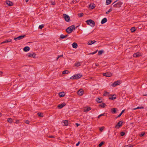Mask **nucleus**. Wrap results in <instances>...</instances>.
<instances>
[{
	"instance_id": "f257e3e1",
	"label": "nucleus",
	"mask_w": 147,
	"mask_h": 147,
	"mask_svg": "<svg viewBox=\"0 0 147 147\" xmlns=\"http://www.w3.org/2000/svg\"><path fill=\"white\" fill-rule=\"evenodd\" d=\"M117 1H115L113 4V7L116 8H120L121 7V5L123 4V3L120 1L118 2L117 3H116Z\"/></svg>"
},
{
	"instance_id": "f03ea898",
	"label": "nucleus",
	"mask_w": 147,
	"mask_h": 147,
	"mask_svg": "<svg viewBox=\"0 0 147 147\" xmlns=\"http://www.w3.org/2000/svg\"><path fill=\"white\" fill-rule=\"evenodd\" d=\"M75 29V26L72 25L67 28L66 30V32L68 33H71L73 30Z\"/></svg>"
},
{
	"instance_id": "7ed1b4c3",
	"label": "nucleus",
	"mask_w": 147,
	"mask_h": 147,
	"mask_svg": "<svg viewBox=\"0 0 147 147\" xmlns=\"http://www.w3.org/2000/svg\"><path fill=\"white\" fill-rule=\"evenodd\" d=\"M86 22L88 25H90L92 27H94L95 25V23L94 21L91 20H87L86 21Z\"/></svg>"
},
{
	"instance_id": "20e7f679",
	"label": "nucleus",
	"mask_w": 147,
	"mask_h": 147,
	"mask_svg": "<svg viewBox=\"0 0 147 147\" xmlns=\"http://www.w3.org/2000/svg\"><path fill=\"white\" fill-rule=\"evenodd\" d=\"M82 76V75L80 74H76L71 76L70 78V79L72 80L78 79L81 78Z\"/></svg>"
},
{
	"instance_id": "39448f33",
	"label": "nucleus",
	"mask_w": 147,
	"mask_h": 147,
	"mask_svg": "<svg viewBox=\"0 0 147 147\" xmlns=\"http://www.w3.org/2000/svg\"><path fill=\"white\" fill-rule=\"evenodd\" d=\"M121 83V82L120 80H118L117 81L115 82L114 83H113L111 86L115 87L119 85Z\"/></svg>"
},
{
	"instance_id": "423d86ee",
	"label": "nucleus",
	"mask_w": 147,
	"mask_h": 147,
	"mask_svg": "<svg viewBox=\"0 0 147 147\" xmlns=\"http://www.w3.org/2000/svg\"><path fill=\"white\" fill-rule=\"evenodd\" d=\"M123 123V121H119L118 123L115 125V127L117 128H119L120 127H121Z\"/></svg>"
},
{
	"instance_id": "0eeeda50",
	"label": "nucleus",
	"mask_w": 147,
	"mask_h": 147,
	"mask_svg": "<svg viewBox=\"0 0 147 147\" xmlns=\"http://www.w3.org/2000/svg\"><path fill=\"white\" fill-rule=\"evenodd\" d=\"M63 18L66 21L69 22L70 20V17L67 15L65 14H63Z\"/></svg>"
},
{
	"instance_id": "6e6552de",
	"label": "nucleus",
	"mask_w": 147,
	"mask_h": 147,
	"mask_svg": "<svg viewBox=\"0 0 147 147\" xmlns=\"http://www.w3.org/2000/svg\"><path fill=\"white\" fill-rule=\"evenodd\" d=\"M36 55L35 53H29L27 54V56L29 57L35 58Z\"/></svg>"
},
{
	"instance_id": "1a4fd4ad",
	"label": "nucleus",
	"mask_w": 147,
	"mask_h": 147,
	"mask_svg": "<svg viewBox=\"0 0 147 147\" xmlns=\"http://www.w3.org/2000/svg\"><path fill=\"white\" fill-rule=\"evenodd\" d=\"M25 37V35H21L19 36L17 38H14V40H20L23 39Z\"/></svg>"
},
{
	"instance_id": "9d476101",
	"label": "nucleus",
	"mask_w": 147,
	"mask_h": 147,
	"mask_svg": "<svg viewBox=\"0 0 147 147\" xmlns=\"http://www.w3.org/2000/svg\"><path fill=\"white\" fill-rule=\"evenodd\" d=\"M103 75L104 76H105L107 77H110L112 76V74L111 73L107 72L104 73L103 74Z\"/></svg>"
},
{
	"instance_id": "9b49d317",
	"label": "nucleus",
	"mask_w": 147,
	"mask_h": 147,
	"mask_svg": "<svg viewBox=\"0 0 147 147\" xmlns=\"http://www.w3.org/2000/svg\"><path fill=\"white\" fill-rule=\"evenodd\" d=\"M142 55V54L139 52H137L135 53H134L133 56V57H138Z\"/></svg>"
},
{
	"instance_id": "f8f14e48",
	"label": "nucleus",
	"mask_w": 147,
	"mask_h": 147,
	"mask_svg": "<svg viewBox=\"0 0 147 147\" xmlns=\"http://www.w3.org/2000/svg\"><path fill=\"white\" fill-rule=\"evenodd\" d=\"M65 105H66L65 103L64 102H63L61 104H59V105H58L57 106V107L59 109H61L62 108H63L64 106H65Z\"/></svg>"
},
{
	"instance_id": "ddd939ff",
	"label": "nucleus",
	"mask_w": 147,
	"mask_h": 147,
	"mask_svg": "<svg viewBox=\"0 0 147 147\" xmlns=\"http://www.w3.org/2000/svg\"><path fill=\"white\" fill-rule=\"evenodd\" d=\"M84 91L82 89L80 90L78 92V94L80 96L84 94Z\"/></svg>"
},
{
	"instance_id": "4468645a",
	"label": "nucleus",
	"mask_w": 147,
	"mask_h": 147,
	"mask_svg": "<svg viewBox=\"0 0 147 147\" xmlns=\"http://www.w3.org/2000/svg\"><path fill=\"white\" fill-rule=\"evenodd\" d=\"M91 108L90 107H86L84 108L83 110L84 112H88L91 109Z\"/></svg>"
},
{
	"instance_id": "2eb2a0df",
	"label": "nucleus",
	"mask_w": 147,
	"mask_h": 147,
	"mask_svg": "<svg viewBox=\"0 0 147 147\" xmlns=\"http://www.w3.org/2000/svg\"><path fill=\"white\" fill-rule=\"evenodd\" d=\"M6 3L9 6H11L13 5V3L9 1H6Z\"/></svg>"
},
{
	"instance_id": "dca6fc26",
	"label": "nucleus",
	"mask_w": 147,
	"mask_h": 147,
	"mask_svg": "<svg viewBox=\"0 0 147 147\" xmlns=\"http://www.w3.org/2000/svg\"><path fill=\"white\" fill-rule=\"evenodd\" d=\"M59 94L60 97H63L65 96V92H62L59 93Z\"/></svg>"
},
{
	"instance_id": "f3484780",
	"label": "nucleus",
	"mask_w": 147,
	"mask_h": 147,
	"mask_svg": "<svg viewBox=\"0 0 147 147\" xmlns=\"http://www.w3.org/2000/svg\"><path fill=\"white\" fill-rule=\"evenodd\" d=\"M30 50V48L28 47H26L23 49V51L25 52L28 51Z\"/></svg>"
},
{
	"instance_id": "a211bd4d",
	"label": "nucleus",
	"mask_w": 147,
	"mask_h": 147,
	"mask_svg": "<svg viewBox=\"0 0 147 147\" xmlns=\"http://www.w3.org/2000/svg\"><path fill=\"white\" fill-rule=\"evenodd\" d=\"M72 46L74 48L76 49L78 47V45L76 42H74L72 44Z\"/></svg>"
},
{
	"instance_id": "6ab92c4d",
	"label": "nucleus",
	"mask_w": 147,
	"mask_h": 147,
	"mask_svg": "<svg viewBox=\"0 0 147 147\" xmlns=\"http://www.w3.org/2000/svg\"><path fill=\"white\" fill-rule=\"evenodd\" d=\"M96 42V41L95 40L91 41L90 40L88 42V45H91L92 44H93L95 43Z\"/></svg>"
},
{
	"instance_id": "aec40b11",
	"label": "nucleus",
	"mask_w": 147,
	"mask_h": 147,
	"mask_svg": "<svg viewBox=\"0 0 147 147\" xmlns=\"http://www.w3.org/2000/svg\"><path fill=\"white\" fill-rule=\"evenodd\" d=\"M95 7V5L93 4H90L89 5V7L91 9H93Z\"/></svg>"
},
{
	"instance_id": "412c9836",
	"label": "nucleus",
	"mask_w": 147,
	"mask_h": 147,
	"mask_svg": "<svg viewBox=\"0 0 147 147\" xmlns=\"http://www.w3.org/2000/svg\"><path fill=\"white\" fill-rule=\"evenodd\" d=\"M107 20L106 18H104L102 19L101 21V23L102 24H103L106 22H107Z\"/></svg>"
},
{
	"instance_id": "4be33fe9",
	"label": "nucleus",
	"mask_w": 147,
	"mask_h": 147,
	"mask_svg": "<svg viewBox=\"0 0 147 147\" xmlns=\"http://www.w3.org/2000/svg\"><path fill=\"white\" fill-rule=\"evenodd\" d=\"M102 98H98L96 99V101L98 103H100L102 102Z\"/></svg>"
},
{
	"instance_id": "5701e85b",
	"label": "nucleus",
	"mask_w": 147,
	"mask_h": 147,
	"mask_svg": "<svg viewBox=\"0 0 147 147\" xmlns=\"http://www.w3.org/2000/svg\"><path fill=\"white\" fill-rule=\"evenodd\" d=\"M111 112L113 113H116V108H113L111 109Z\"/></svg>"
},
{
	"instance_id": "b1692460",
	"label": "nucleus",
	"mask_w": 147,
	"mask_h": 147,
	"mask_svg": "<svg viewBox=\"0 0 147 147\" xmlns=\"http://www.w3.org/2000/svg\"><path fill=\"white\" fill-rule=\"evenodd\" d=\"M116 98V96L115 95H113L109 98V99L112 100H114Z\"/></svg>"
},
{
	"instance_id": "393cba45",
	"label": "nucleus",
	"mask_w": 147,
	"mask_h": 147,
	"mask_svg": "<svg viewBox=\"0 0 147 147\" xmlns=\"http://www.w3.org/2000/svg\"><path fill=\"white\" fill-rule=\"evenodd\" d=\"M69 73V71L67 70H65L63 71L62 74H68Z\"/></svg>"
},
{
	"instance_id": "a878e982",
	"label": "nucleus",
	"mask_w": 147,
	"mask_h": 147,
	"mask_svg": "<svg viewBox=\"0 0 147 147\" xmlns=\"http://www.w3.org/2000/svg\"><path fill=\"white\" fill-rule=\"evenodd\" d=\"M63 123L64 124V126H67L68 125V122L67 120H65L63 121Z\"/></svg>"
},
{
	"instance_id": "bb28decb",
	"label": "nucleus",
	"mask_w": 147,
	"mask_h": 147,
	"mask_svg": "<svg viewBox=\"0 0 147 147\" xmlns=\"http://www.w3.org/2000/svg\"><path fill=\"white\" fill-rule=\"evenodd\" d=\"M111 2V0H107L106 3L107 5L110 4Z\"/></svg>"
},
{
	"instance_id": "cd10ccee",
	"label": "nucleus",
	"mask_w": 147,
	"mask_h": 147,
	"mask_svg": "<svg viewBox=\"0 0 147 147\" xmlns=\"http://www.w3.org/2000/svg\"><path fill=\"white\" fill-rule=\"evenodd\" d=\"M80 65V63L79 62H78L76 63L75 64V66L78 67Z\"/></svg>"
},
{
	"instance_id": "c85d7f7f",
	"label": "nucleus",
	"mask_w": 147,
	"mask_h": 147,
	"mask_svg": "<svg viewBox=\"0 0 147 147\" xmlns=\"http://www.w3.org/2000/svg\"><path fill=\"white\" fill-rule=\"evenodd\" d=\"M104 51L102 50H100L98 51V54L99 55H101L103 53Z\"/></svg>"
},
{
	"instance_id": "c756f323",
	"label": "nucleus",
	"mask_w": 147,
	"mask_h": 147,
	"mask_svg": "<svg viewBox=\"0 0 147 147\" xmlns=\"http://www.w3.org/2000/svg\"><path fill=\"white\" fill-rule=\"evenodd\" d=\"M67 36V35H64L63 34H61L60 35V37L61 38H66Z\"/></svg>"
},
{
	"instance_id": "7c9ffc66",
	"label": "nucleus",
	"mask_w": 147,
	"mask_h": 147,
	"mask_svg": "<svg viewBox=\"0 0 147 147\" xmlns=\"http://www.w3.org/2000/svg\"><path fill=\"white\" fill-rule=\"evenodd\" d=\"M109 92H105L103 94V95L105 96H108L109 95Z\"/></svg>"
},
{
	"instance_id": "2f4dec72",
	"label": "nucleus",
	"mask_w": 147,
	"mask_h": 147,
	"mask_svg": "<svg viewBox=\"0 0 147 147\" xmlns=\"http://www.w3.org/2000/svg\"><path fill=\"white\" fill-rule=\"evenodd\" d=\"M105 142H101L98 145V146L99 147H100L101 146L104 144Z\"/></svg>"
},
{
	"instance_id": "473e14b6",
	"label": "nucleus",
	"mask_w": 147,
	"mask_h": 147,
	"mask_svg": "<svg viewBox=\"0 0 147 147\" xmlns=\"http://www.w3.org/2000/svg\"><path fill=\"white\" fill-rule=\"evenodd\" d=\"M131 31L132 32H133L135 31L136 29L134 27H132L131 29Z\"/></svg>"
},
{
	"instance_id": "72a5a7b5",
	"label": "nucleus",
	"mask_w": 147,
	"mask_h": 147,
	"mask_svg": "<svg viewBox=\"0 0 147 147\" xmlns=\"http://www.w3.org/2000/svg\"><path fill=\"white\" fill-rule=\"evenodd\" d=\"M43 114L42 113H38V116L40 117H43Z\"/></svg>"
},
{
	"instance_id": "f704fd0d",
	"label": "nucleus",
	"mask_w": 147,
	"mask_h": 147,
	"mask_svg": "<svg viewBox=\"0 0 147 147\" xmlns=\"http://www.w3.org/2000/svg\"><path fill=\"white\" fill-rule=\"evenodd\" d=\"M106 105L104 103H102L100 105V106H101L102 107H105Z\"/></svg>"
},
{
	"instance_id": "c9c22d12",
	"label": "nucleus",
	"mask_w": 147,
	"mask_h": 147,
	"mask_svg": "<svg viewBox=\"0 0 147 147\" xmlns=\"http://www.w3.org/2000/svg\"><path fill=\"white\" fill-rule=\"evenodd\" d=\"M125 111V110H123L122 112H121V113H120V114L118 115V117H120L121 115H122V114L123 113V112H124V111Z\"/></svg>"
},
{
	"instance_id": "e433bc0d",
	"label": "nucleus",
	"mask_w": 147,
	"mask_h": 147,
	"mask_svg": "<svg viewBox=\"0 0 147 147\" xmlns=\"http://www.w3.org/2000/svg\"><path fill=\"white\" fill-rule=\"evenodd\" d=\"M7 121L11 123L12 121V120L11 118H8L7 119Z\"/></svg>"
},
{
	"instance_id": "4c0bfd02",
	"label": "nucleus",
	"mask_w": 147,
	"mask_h": 147,
	"mask_svg": "<svg viewBox=\"0 0 147 147\" xmlns=\"http://www.w3.org/2000/svg\"><path fill=\"white\" fill-rule=\"evenodd\" d=\"M44 27V26L43 25H40L39 26V28L40 29H41L43 27Z\"/></svg>"
},
{
	"instance_id": "58836bf2",
	"label": "nucleus",
	"mask_w": 147,
	"mask_h": 147,
	"mask_svg": "<svg viewBox=\"0 0 147 147\" xmlns=\"http://www.w3.org/2000/svg\"><path fill=\"white\" fill-rule=\"evenodd\" d=\"M83 15V13H80L78 14V16L79 17H82Z\"/></svg>"
},
{
	"instance_id": "ea45409f",
	"label": "nucleus",
	"mask_w": 147,
	"mask_h": 147,
	"mask_svg": "<svg viewBox=\"0 0 147 147\" xmlns=\"http://www.w3.org/2000/svg\"><path fill=\"white\" fill-rule=\"evenodd\" d=\"M24 122L27 124H29L30 123V121L28 120H25Z\"/></svg>"
},
{
	"instance_id": "a19ab883",
	"label": "nucleus",
	"mask_w": 147,
	"mask_h": 147,
	"mask_svg": "<svg viewBox=\"0 0 147 147\" xmlns=\"http://www.w3.org/2000/svg\"><path fill=\"white\" fill-rule=\"evenodd\" d=\"M104 127H101L99 128V130L101 131H102L104 129Z\"/></svg>"
},
{
	"instance_id": "79ce46f5",
	"label": "nucleus",
	"mask_w": 147,
	"mask_h": 147,
	"mask_svg": "<svg viewBox=\"0 0 147 147\" xmlns=\"http://www.w3.org/2000/svg\"><path fill=\"white\" fill-rule=\"evenodd\" d=\"M6 42L7 43L12 42V40L11 39H9L7 40H6Z\"/></svg>"
},
{
	"instance_id": "37998d69",
	"label": "nucleus",
	"mask_w": 147,
	"mask_h": 147,
	"mask_svg": "<svg viewBox=\"0 0 147 147\" xmlns=\"http://www.w3.org/2000/svg\"><path fill=\"white\" fill-rule=\"evenodd\" d=\"M125 134V133L124 132H122L120 133V135L121 136H123Z\"/></svg>"
},
{
	"instance_id": "c03bdc74",
	"label": "nucleus",
	"mask_w": 147,
	"mask_h": 147,
	"mask_svg": "<svg viewBox=\"0 0 147 147\" xmlns=\"http://www.w3.org/2000/svg\"><path fill=\"white\" fill-rule=\"evenodd\" d=\"M104 114H101L100 115L98 116V118H99L100 117H101L102 116H104Z\"/></svg>"
},
{
	"instance_id": "a18cd8bd",
	"label": "nucleus",
	"mask_w": 147,
	"mask_h": 147,
	"mask_svg": "<svg viewBox=\"0 0 147 147\" xmlns=\"http://www.w3.org/2000/svg\"><path fill=\"white\" fill-rule=\"evenodd\" d=\"M144 133L142 132L140 134V136L141 137L143 136L144 135Z\"/></svg>"
},
{
	"instance_id": "49530a36",
	"label": "nucleus",
	"mask_w": 147,
	"mask_h": 147,
	"mask_svg": "<svg viewBox=\"0 0 147 147\" xmlns=\"http://www.w3.org/2000/svg\"><path fill=\"white\" fill-rule=\"evenodd\" d=\"M97 50L96 51L94 52H92V53H89V55H90V54H92V55L94 54H95L96 53V52H97Z\"/></svg>"
},
{
	"instance_id": "de8ad7c7",
	"label": "nucleus",
	"mask_w": 147,
	"mask_h": 147,
	"mask_svg": "<svg viewBox=\"0 0 147 147\" xmlns=\"http://www.w3.org/2000/svg\"><path fill=\"white\" fill-rule=\"evenodd\" d=\"M133 146L131 145H129L126 146H125L124 147H133Z\"/></svg>"
},
{
	"instance_id": "09e8293b",
	"label": "nucleus",
	"mask_w": 147,
	"mask_h": 147,
	"mask_svg": "<svg viewBox=\"0 0 147 147\" xmlns=\"http://www.w3.org/2000/svg\"><path fill=\"white\" fill-rule=\"evenodd\" d=\"M144 107H137V109H143Z\"/></svg>"
},
{
	"instance_id": "8fccbe9b",
	"label": "nucleus",
	"mask_w": 147,
	"mask_h": 147,
	"mask_svg": "<svg viewBox=\"0 0 147 147\" xmlns=\"http://www.w3.org/2000/svg\"><path fill=\"white\" fill-rule=\"evenodd\" d=\"M7 43V42H6V40H5V41H3V42H2L1 43H0V44H3V43Z\"/></svg>"
},
{
	"instance_id": "3c124183",
	"label": "nucleus",
	"mask_w": 147,
	"mask_h": 147,
	"mask_svg": "<svg viewBox=\"0 0 147 147\" xmlns=\"http://www.w3.org/2000/svg\"><path fill=\"white\" fill-rule=\"evenodd\" d=\"M3 74V72L2 71H0V75H2Z\"/></svg>"
},
{
	"instance_id": "603ef678",
	"label": "nucleus",
	"mask_w": 147,
	"mask_h": 147,
	"mask_svg": "<svg viewBox=\"0 0 147 147\" xmlns=\"http://www.w3.org/2000/svg\"><path fill=\"white\" fill-rule=\"evenodd\" d=\"M80 143V142H78V143L76 144V146H78L79 145V144Z\"/></svg>"
},
{
	"instance_id": "864d4df0",
	"label": "nucleus",
	"mask_w": 147,
	"mask_h": 147,
	"mask_svg": "<svg viewBox=\"0 0 147 147\" xmlns=\"http://www.w3.org/2000/svg\"><path fill=\"white\" fill-rule=\"evenodd\" d=\"M112 10V8H111L108 11L109 12H110Z\"/></svg>"
},
{
	"instance_id": "5fc2aeb1",
	"label": "nucleus",
	"mask_w": 147,
	"mask_h": 147,
	"mask_svg": "<svg viewBox=\"0 0 147 147\" xmlns=\"http://www.w3.org/2000/svg\"><path fill=\"white\" fill-rule=\"evenodd\" d=\"M51 4L53 5H54L55 4V2H51Z\"/></svg>"
},
{
	"instance_id": "6e6d98bb",
	"label": "nucleus",
	"mask_w": 147,
	"mask_h": 147,
	"mask_svg": "<svg viewBox=\"0 0 147 147\" xmlns=\"http://www.w3.org/2000/svg\"><path fill=\"white\" fill-rule=\"evenodd\" d=\"M49 137L50 138H54V136H49Z\"/></svg>"
},
{
	"instance_id": "4d7b16f0",
	"label": "nucleus",
	"mask_w": 147,
	"mask_h": 147,
	"mask_svg": "<svg viewBox=\"0 0 147 147\" xmlns=\"http://www.w3.org/2000/svg\"><path fill=\"white\" fill-rule=\"evenodd\" d=\"M16 123H17V124L18 123H19V121H18V120H17L16 121Z\"/></svg>"
},
{
	"instance_id": "13d9d810",
	"label": "nucleus",
	"mask_w": 147,
	"mask_h": 147,
	"mask_svg": "<svg viewBox=\"0 0 147 147\" xmlns=\"http://www.w3.org/2000/svg\"><path fill=\"white\" fill-rule=\"evenodd\" d=\"M109 13V11H108L106 12V14H108Z\"/></svg>"
},
{
	"instance_id": "bf43d9fd",
	"label": "nucleus",
	"mask_w": 147,
	"mask_h": 147,
	"mask_svg": "<svg viewBox=\"0 0 147 147\" xmlns=\"http://www.w3.org/2000/svg\"><path fill=\"white\" fill-rule=\"evenodd\" d=\"M76 125L77 127H78V126L80 125L78 123H76Z\"/></svg>"
},
{
	"instance_id": "052dcab7",
	"label": "nucleus",
	"mask_w": 147,
	"mask_h": 147,
	"mask_svg": "<svg viewBox=\"0 0 147 147\" xmlns=\"http://www.w3.org/2000/svg\"><path fill=\"white\" fill-rule=\"evenodd\" d=\"M63 56V55H61L59 56L58 57H62Z\"/></svg>"
},
{
	"instance_id": "680f3d73",
	"label": "nucleus",
	"mask_w": 147,
	"mask_h": 147,
	"mask_svg": "<svg viewBox=\"0 0 147 147\" xmlns=\"http://www.w3.org/2000/svg\"><path fill=\"white\" fill-rule=\"evenodd\" d=\"M28 1H29L28 0H26V2H28Z\"/></svg>"
},
{
	"instance_id": "e2e57ef3",
	"label": "nucleus",
	"mask_w": 147,
	"mask_h": 147,
	"mask_svg": "<svg viewBox=\"0 0 147 147\" xmlns=\"http://www.w3.org/2000/svg\"><path fill=\"white\" fill-rule=\"evenodd\" d=\"M136 109H137V108H134V109H133V110H136Z\"/></svg>"
},
{
	"instance_id": "0e129e2a",
	"label": "nucleus",
	"mask_w": 147,
	"mask_h": 147,
	"mask_svg": "<svg viewBox=\"0 0 147 147\" xmlns=\"http://www.w3.org/2000/svg\"><path fill=\"white\" fill-rule=\"evenodd\" d=\"M59 58V57H58L57 58L56 60H57Z\"/></svg>"
},
{
	"instance_id": "69168bd1",
	"label": "nucleus",
	"mask_w": 147,
	"mask_h": 147,
	"mask_svg": "<svg viewBox=\"0 0 147 147\" xmlns=\"http://www.w3.org/2000/svg\"><path fill=\"white\" fill-rule=\"evenodd\" d=\"M1 113H0V116L1 115Z\"/></svg>"
},
{
	"instance_id": "338daca9",
	"label": "nucleus",
	"mask_w": 147,
	"mask_h": 147,
	"mask_svg": "<svg viewBox=\"0 0 147 147\" xmlns=\"http://www.w3.org/2000/svg\"><path fill=\"white\" fill-rule=\"evenodd\" d=\"M96 66H98V65H97L96 64Z\"/></svg>"
}]
</instances>
